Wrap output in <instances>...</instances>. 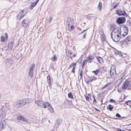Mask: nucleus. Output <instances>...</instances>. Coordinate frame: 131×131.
Returning a JSON list of instances; mask_svg holds the SVG:
<instances>
[{
	"label": "nucleus",
	"mask_w": 131,
	"mask_h": 131,
	"mask_svg": "<svg viewBox=\"0 0 131 131\" xmlns=\"http://www.w3.org/2000/svg\"><path fill=\"white\" fill-rule=\"evenodd\" d=\"M119 28H118L114 29L112 32L111 34V37L113 40L115 42L118 41L120 38H122L123 36L120 33L119 30Z\"/></svg>",
	"instance_id": "1"
},
{
	"label": "nucleus",
	"mask_w": 131,
	"mask_h": 131,
	"mask_svg": "<svg viewBox=\"0 0 131 131\" xmlns=\"http://www.w3.org/2000/svg\"><path fill=\"white\" fill-rule=\"evenodd\" d=\"M28 103L26 99H23L18 101L15 103V105L17 108L25 105L26 103Z\"/></svg>",
	"instance_id": "2"
},
{
	"label": "nucleus",
	"mask_w": 131,
	"mask_h": 131,
	"mask_svg": "<svg viewBox=\"0 0 131 131\" xmlns=\"http://www.w3.org/2000/svg\"><path fill=\"white\" fill-rule=\"evenodd\" d=\"M35 103L39 106L42 105L43 107L44 108H46L47 107H49L50 104L49 103L46 102L43 103L42 101L40 100H36Z\"/></svg>",
	"instance_id": "3"
},
{
	"label": "nucleus",
	"mask_w": 131,
	"mask_h": 131,
	"mask_svg": "<svg viewBox=\"0 0 131 131\" xmlns=\"http://www.w3.org/2000/svg\"><path fill=\"white\" fill-rule=\"evenodd\" d=\"M127 88L128 89H130L131 88V81H126L124 82H123L121 89L123 90H125Z\"/></svg>",
	"instance_id": "4"
},
{
	"label": "nucleus",
	"mask_w": 131,
	"mask_h": 131,
	"mask_svg": "<svg viewBox=\"0 0 131 131\" xmlns=\"http://www.w3.org/2000/svg\"><path fill=\"white\" fill-rule=\"evenodd\" d=\"M121 29V30H119L120 33L123 37H125L127 34L128 31V29L127 27L124 26V27H123V28H119V29Z\"/></svg>",
	"instance_id": "5"
},
{
	"label": "nucleus",
	"mask_w": 131,
	"mask_h": 131,
	"mask_svg": "<svg viewBox=\"0 0 131 131\" xmlns=\"http://www.w3.org/2000/svg\"><path fill=\"white\" fill-rule=\"evenodd\" d=\"M7 111V108L3 109L2 108V110L0 111V121H1L5 118Z\"/></svg>",
	"instance_id": "6"
},
{
	"label": "nucleus",
	"mask_w": 131,
	"mask_h": 131,
	"mask_svg": "<svg viewBox=\"0 0 131 131\" xmlns=\"http://www.w3.org/2000/svg\"><path fill=\"white\" fill-rule=\"evenodd\" d=\"M126 20V18L125 17H119L117 18L116 21L118 24H121L125 23Z\"/></svg>",
	"instance_id": "7"
},
{
	"label": "nucleus",
	"mask_w": 131,
	"mask_h": 131,
	"mask_svg": "<svg viewBox=\"0 0 131 131\" xmlns=\"http://www.w3.org/2000/svg\"><path fill=\"white\" fill-rule=\"evenodd\" d=\"M116 13L119 16L123 15L125 17L128 16L124 10H122L121 9H118L116 10Z\"/></svg>",
	"instance_id": "8"
},
{
	"label": "nucleus",
	"mask_w": 131,
	"mask_h": 131,
	"mask_svg": "<svg viewBox=\"0 0 131 131\" xmlns=\"http://www.w3.org/2000/svg\"><path fill=\"white\" fill-rule=\"evenodd\" d=\"M35 65L34 64H32L29 68L28 72V75L30 78H32L33 75V70L35 68Z\"/></svg>",
	"instance_id": "9"
},
{
	"label": "nucleus",
	"mask_w": 131,
	"mask_h": 131,
	"mask_svg": "<svg viewBox=\"0 0 131 131\" xmlns=\"http://www.w3.org/2000/svg\"><path fill=\"white\" fill-rule=\"evenodd\" d=\"M8 123V121L7 119L4 120L0 123V130H3Z\"/></svg>",
	"instance_id": "10"
},
{
	"label": "nucleus",
	"mask_w": 131,
	"mask_h": 131,
	"mask_svg": "<svg viewBox=\"0 0 131 131\" xmlns=\"http://www.w3.org/2000/svg\"><path fill=\"white\" fill-rule=\"evenodd\" d=\"M30 20L28 18L24 19L22 21L21 24L24 27L27 26L29 24Z\"/></svg>",
	"instance_id": "11"
},
{
	"label": "nucleus",
	"mask_w": 131,
	"mask_h": 131,
	"mask_svg": "<svg viewBox=\"0 0 131 131\" xmlns=\"http://www.w3.org/2000/svg\"><path fill=\"white\" fill-rule=\"evenodd\" d=\"M68 55H67V56L70 58V59L72 60V58L76 57L77 55L76 54H74L72 51L70 50H69L68 51Z\"/></svg>",
	"instance_id": "12"
},
{
	"label": "nucleus",
	"mask_w": 131,
	"mask_h": 131,
	"mask_svg": "<svg viewBox=\"0 0 131 131\" xmlns=\"http://www.w3.org/2000/svg\"><path fill=\"white\" fill-rule=\"evenodd\" d=\"M47 80L48 85L51 88L53 82V79L49 75H48L47 77Z\"/></svg>",
	"instance_id": "13"
},
{
	"label": "nucleus",
	"mask_w": 131,
	"mask_h": 131,
	"mask_svg": "<svg viewBox=\"0 0 131 131\" xmlns=\"http://www.w3.org/2000/svg\"><path fill=\"white\" fill-rule=\"evenodd\" d=\"M24 10H22L21 12H20L17 16V18L18 19H20L22 18L25 15V13H23Z\"/></svg>",
	"instance_id": "14"
},
{
	"label": "nucleus",
	"mask_w": 131,
	"mask_h": 131,
	"mask_svg": "<svg viewBox=\"0 0 131 131\" xmlns=\"http://www.w3.org/2000/svg\"><path fill=\"white\" fill-rule=\"evenodd\" d=\"M5 62L7 65H10L13 63V61L11 58H8L5 60Z\"/></svg>",
	"instance_id": "15"
},
{
	"label": "nucleus",
	"mask_w": 131,
	"mask_h": 131,
	"mask_svg": "<svg viewBox=\"0 0 131 131\" xmlns=\"http://www.w3.org/2000/svg\"><path fill=\"white\" fill-rule=\"evenodd\" d=\"M17 118L18 120H22L24 122L27 121L26 118L22 115H19L17 116Z\"/></svg>",
	"instance_id": "16"
},
{
	"label": "nucleus",
	"mask_w": 131,
	"mask_h": 131,
	"mask_svg": "<svg viewBox=\"0 0 131 131\" xmlns=\"http://www.w3.org/2000/svg\"><path fill=\"white\" fill-rule=\"evenodd\" d=\"M110 74L111 75V77L112 78H114V75L116 73V70L115 69H114L113 70L111 69L110 70Z\"/></svg>",
	"instance_id": "17"
},
{
	"label": "nucleus",
	"mask_w": 131,
	"mask_h": 131,
	"mask_svg": "<svg viewBox=\"0 0 131 131\" xmlns=\"http://www.w3.org/2000/svg\"><path fill=\"white\" fill-rule=\"evenodd\" d=\"M73 20L71 18L68 19L67 20V23L68 26L73 25Z\"/></svg>",
	"instance_id": "18"
},
{
	"label": "nucleus",
	"mask_w": 131,
	"mask_h": 131,
	"mask_svg": "<svg viewBox=\"0 0 131 131\" xmlns=\"http://www.w3.org/2000/svg\"><path fill=\"white\" fill-rule=\"evenodd\" d=\"M94 58L93 56L91 55H89V56L87 58V61L89 63H91L92 62L90 61L92 60Z\"/></svg>",
	"instance_id": "19"
},
{
	"label": "nucleus",
	"mask_w": 131,
	"mask_h": 131,
	"mask_svg": "<svg viewBox=\"0 0 131 131\" xmlns=\"http://www.w3.org/2000/svg\"><path fill=\"white\" fill-rule=\"evenodd\" d=\"M62 119L61 118H58L56 121L57 124L58 125H60L62 123Z\"/></svg>",
	"instance_id": "20"
},
{
	"label": "nucleus",
	"mask_w": 131,
	"mask_h": 131,
	"mask_svg": "<svg viewBox=\"0 0 131 131\" xmlns=\"http://www.w3.org/2000/svg\"><path fill=\"white\" fill-rule=\"evenodd\" d=\"M125 40L126 42H128V43H131V36H128L125 39Z\"/></svg>",
	"instance_id": "21"
},
{
	"label": "nucleus",
	"mask_w": 131,
	"mask_h": 131,
	"mask_svg": "<svg viewBox=\"0 0 131 131\" xmlns=\"http://www.w3.org/2000/svg\"><path fill=\"white\" fill-rule=\"evenodd\" d=\"M69 101L68 100H66L63 103V105L64 107H67L69 105Z\"/></svg>",
	"instance_id": "22"
},
{
	"label": "nucleus",
	"mask_w": 131,
	"mask_h": 131,
	"mask_svg": "<svg viewBox=\"0 0 131 131\" xmlns=\"http://www.w3.org/2000/svg\"><path fill=\"white\" fill-rule=\"evenodd\" d=\"M96 59L100 63H103V60L101 57L98 56L96 58Z\"/></svg>",
	"instance_id": "23"
},
{
	"label": "nucleus",
	"mask_w": 131,
	"mask_h": 131,
	"mask_svg": "<svg viewBox=\"0 0 131 131\" xmlns=\"http://www.w3.org/2000/svg\"><path fill=\"white\" fill-rule=\"evenodd\" d=\"M115 53L116 55H118L120 57L122 56V52L117 50L115 51Z\"/></svg>",
	"instance_id": "24"
},
{
	"label": "nucleus",
	"mask_w": 131,
	"mask_h": 131,
	"mask_svg": "<svg viewBox=\"0 0 131 131\" xmlns=\"http://www.w3.org/2000/svg\"><path fill=\"white\" fill-rule=\"evenodd\" d=\"M14 42L13 41H12L10 43H8V47L10 48V49H12L13 48Z\"/></svg>",
	"instance_id": "25"
},
{
	"label": "nucleus",
	"mask_w": 131,
	"mask_h": 131,
	"mask_svg": "<svg viewBox=\"0 0 131 131\" xmlns=\"http://www.w3.org/2000/svg\"><path fill=\"white\" fill-rule=\"evenodd\" d=\"M113 108L114 107L113 106L110 104L107 107V109L109 110L110 111H111Z\"/></svg>",
	"instance_id": "26"
},
{
	"label": "nucleus",
	"mask_w": 131,
	"mask_h": 131,
	"mask_svg": "<svg viewBox=\"0 0 131 131\" xmlns=\"http://www.w3.org/2000/svg\"><path fill=\"white\" fill-rule=\"evenodd\" d=\"M123 77L121 76L119 79L117 81V83L118 84H120L123 81Z\"/></svg>",
	"instance_id": "27"
},
{
	"label": "nucleus",
	"mask_w": 131,
	"mask_h": 131,
	"mask_svg": "<svg viewBox=\"0 0 131 131\" xmlns=\"http://www.w3.org/2000/svg\"><path fill=\"white\" fill-rule=\"evenodd\" d=\"M100 71V70L99 69H96L95 71H92V72L94 73L95 75H97Z\"/></svg>",
	"instance_id": "28"
},
{
	"label": "nucleus",
	"mask_w": 131,
	"mask_h": 131,
	"mask_svg": "<svg viewBox=\"0 0 131 131\" xmlns=\"http://www.w3.org/2000/svg\"><path fill=\"white\" fill-rule=\"evenodd\" d=\"M68 27L70 30L71 31L73 30L74 28V27L73 26V24L70 25V26H68Z\"/></svg>",
	"instance_id": "29"
},
{
	"label": "nucleus",
	"mask_w": 131,
	"mask_h": 131,
	"mask_svg": "<svg viewBox=\"0 0 131 131\" xmlns=\"http://www.w3.org/2000/svg\"><path fill=\"white\" fill-rule=\"evenodd\" d=\"M68 95L69 98H70L71 99H73V95L71 92L69 93L68 94Z\"/></svg>",
	"instance_id": "30"
},
{
	"label": "nucleus",
	"mask_w": 131,
	"mask_h": 131,
	"mask_svg": "<svg viewBox=\"0 0 131 131\" xmlns=\"http://www.w3.org/2000/svg\"><path fill=\"white\" fill-rule=\"evenodd\" d=\"M102 3L101 2H100L98 6V9L100 10L102 9Z\"/></svg>",
	"instance_id": "31"
},
{
	"label": "nucleus",
	"mask_w": 131,
	"mask_h": 131,
	"mask_svg": "<svg viewBox=\"0 0 131 131\" xmlns=\"http://www.w3.org/2000/svg\"><path fill=\"white\" fill-rule=\"evenodd\" d=\"M87 61V60H84L83 61L82 63V67L83 68L84 67L85 64L86 63Z\"/></svg>",
	"instance_id": "32"
},
{
	"label": "nucleus",
	"mask_w": 131,
	"mask_h": 131,
	"mask_svg": "<svg viewBox=\"0 0 131 131\" xmlns=\"http://www.w3.org/2000/svg\"><path fill=\"white\" fill-rule=\"evenodd\" d=\"M125 40L124 39L121 41L119 42V44L120 45H121L122 46V45L125 42Z\"/></svg>",
	"instance_id": "33"
},
{
	"label": "nucleus",
	"mask_w": 131,
	"mask_h": 131,
	"mask_svg": "<svg viewBox=\"0 0 131 131\" xmlns=\"http://www.w3.org/2000/svg\"><path fill=\"white\" fill-rule=\"evenodd\" d=\"M127 25L129 28H131V23L130 21H127Z\"/></svg>",
	"instance_id": "34"
},
{
	"label": "nucleus",
	"mask_w": 131,
	"mask_h": 131,
	"mask_svg": "<svg viewBox=\"0 0 131 131\" xmlns=\"http://www.w3.org/2000/svg\"><path fill=\"white\" fill-rule=\"evenodd\" d=\"M57 58V57L56 56V55H55L53 57H52L51 58V59L52 60H53L54 61H56Z\"/></svg>",
	"instance_id": "35"
},
{
	"label": "nucleus",
	"mask_w": 131,
	"mask_h": 131,
	"mask_svg": "<svg viewBox=\"0 0 131 131\" xmlns=\"http://www.w3.org/2000/svg\"><path fill=\"white\" fill-rule=\"evenodd\" d=\"M74 67H73L72 70V72H73V73H74L75 72V69L76 67V64H74L73 65Z\"/></svg>",
	"instance_id": "36"
},
{
	"label": "nucleus",
	"mask_w": 131,
	"mask_h": 131,
	"mask_svg": "<svg viewBox=\"0 0 131 131\" xmlns=\"http://www.w3.org/2000/svg\"><path fill=\"white\" fill-rule=\"evenodd\" d=\"M1 40L2 42H4L5 41V38L3 36H2L1 37Z\"/></svg>",
	"instance_id": "37"
},
{
	"label": "nucleus",
	"mask_w": 131,
	"mask_h": 131,
	"mask_svg": "<svg viewBox=\"0 0 131 131\" xmlns=\"http://www.w3.org/2000/svg\"><path fill=\"white\" fill-rule=\"evenodd\" d=\"M96 78L95 77H92V78H91L90 79V80L92 82L93 81H94L96 80Z\"/></svg>",
	"instance_id": "38"
},
{
	"label": "nucleus",
	"mask_w": 131,
	"mask_h": 131,
	"mask_svg": "<svg viewBox=\"0 0 131 131\" xmlns=\"http://www.w3.org/2000/svg\"><path fill=\"white\" fill-rule=\"evenodd\" d=\"M37 4L34 2V3H32L31 4V6H32V7H34Z\"/></svg>",
	"instance_id": "39"
},
{
	"label": "nucleus",
	"mask_w": 131,
	"mask_h": 131,
	"mask_svg": "<svg viewBox=\"0 0 131 131\" xmlns=\"http://www.w3.org/2000/svg\"><path fill=\"white\" fill-rule=\"evenodd\" d=\"M76 64V63H72L70 64L69 66V68H71L72 66L74 67L73 65L74 64Z\"/></svg>",
	"instance_id": "40"
},
{
	"label": "nucleus",
	"mask_w": 131,
	"mask_h": 131,
	"mask_svg": "<svg viewBox=\"0 0 131 131\" xmlns=\"http://www.w3.org/2000/svg\"><path fill=\"white\" fill-rule=\"evenodd\" d=\"M79 75H80V80H81V78H82V71L81 70L80 71Z\"/></svg>",
	"instance_id": "41"
},
{
	"label": "nucleus",
	"mask_w": 131,
	"mask_h": 131,
	"mask_svg": "<svg viewBox=\"0 0 131 131\" xmlns=\"http://www.w3.org/2000/svg\"><path fill=\"white\" fill-rule=\"evenodd\" d=\"M119 4L118 3H117L115 5H114V6L113 7V8L114 9H115L119 5Z\"/></svg>",
	"instance_id": "42"
},
{
	"label": "nucleus",
	"mask_w": 131,
	"mask_h": 131,
	"mask_svg": "<svg viewBox=\"0 0 131 131\" xmlns=\"http://www.w3.org/2000/svg\"><path fill=\"white\" fill-rule=\"evenodd\" d=\"M93 17L91 16H88L87 17V19H91Z\"/></svg>",
	"instance_id": "43"
},
{
	"label": "nucleus",
	"mask_w": 131,
	"mask_h": 131,
	"mask_svg": "<svg viewBox=\"0 0 131 131\" xmlns=\"http://www.w3.org/2000/svg\"><path fill=\"white\" fill-rule=\"evenodd\" d=\"M115 116L118 117H121V116L118 113H117L115 115Z\"/></svg>",
	"instance_id": "44"
},
{
	"label": "nucleus",
	"mask_w": 131,
	"mask_h": 131,
	"mask_svg": "<svg viewBox=\"0 0 131 131\" xmlns=\"http://www.w3.org/2000/svg\"><path fill=\"white\" fill-rule=\"evenodd\" d=\"M87 35L86 33H85L83 35V39H85V37Z\"/></svg>",
	"instance_id": "45"
},
{
	"label": "nucleus",
	"mask_w": 131,
	"mask_h": 131,
	"mask_svg": "<svg viewBox=\"0 0 131 131\" xmlns=\"http://www.w3.org/2000/svg\"><path fill=\"white\" fill-rule=\"evenodd\" d=\"M130 101H126L125 103V104L127 105H129V103L130 102Z\"/></svg>",
	"instance_id": "46"
},
{
	"label": "nucleus",
	"mask_w": 131,
	"mask_h": 131,
	"mask_svg": "<svg viewBox=\"0 0 131 131\" xmlns=\"http://www.w3.org/2000/svg\"><path fill=\"white\" fill-rule=\"evenodd\" d=\"M5 36L6 39H7L8 37V36L6 32L5 33Z\"/></svg>",
	"instance_id": "47"
},
{
	"label": "nucleus",
	"mask_w": 131,
	"mask_h": 131,
	"mask_svg": "<svg viewBox=\"0 0 131 131\" xmlns=\"http://www.w3.org/2000/svg\"><path fill=\"white\" fill-rule=\"evenodd\" d=\"M85 82L87 84H89L90 83V81L88 80H85Z\"/></svg>",
	"instance_id": "48"
},
{
	"label": "nucleus",
	"mask_w": 131,
	"mask_h": 131,
	"mask_svg": "<svg viewBox=\"0 0 131 131\" xmlns=\"http://www.w3.org/2000/svg\"><path fill=\"white\" fill-rule=\"evenodd\" d=\"M85 99L87 101H89V98L88 96H85Z\"/></svg>",
	"instance_id": "49"
},
{
	"label": "nucleus",
	"mask_w": 131,
	"mask_h": 131,
	"mask_svg": "<svg viewBox=\"0 0 131 131\" xmlns=\"http://www.w3.org/2000/svg\"><path fill=\"white\" fill-rule=\"evenodd\" d=\"M115 101L114 100H113V99H111L110 101V102H112V103L114 102H115Z\"/></svg>",
	"instance_id": "50"
},
{
	"label": "nucleus",
	"mask_w": 131,
	"mask_h": 131,
	"mask_svg": "<svg viewBox=\"0 0 131 131\" xmlns=\"http://www.w3.org/2000/svg\"><path fill=\"white\" fill-rule=\"evenodd\" d=\"M93 102L94 104L96 103L97 102L95 98L93 99Z\"/></svg>",
	"instance_id": "51"
},
{
	"label": "nucleus",
	"mask_w": 131,
	"mask_h": 131,
	"mask_svg": "<svg viewBox=\"0 0 131 131\" xmlns=\"http://www.w3.org/2000/svg\"><path fill=\"white\" fill-rule=\"evenodd\" d=\"M101 40L102 41H105V39L104 38V37H101Z\"/></svg>",
	"instance_id": "52"
},
{
	"label": "nucleus",
	"mask_w": 131,
	"mask_h": 131,
	"mask_svg": "<svg viewBox=\"0 0 131 131\" xmlns=\"http://www.w3.org/2000/svg\"><path fill=\"white\" fill-rule=\"evenodd\" d=\"M117 131H125L124 130H122L121 129L117 128Z\"/></svg>",
	"instance_id": "53"
},
{
	"label": "nucleus",
	"mask_w": 131,
	"mask_h": 131,
	"mask_svg": "<svg viewBox=\"0 0 131 131\" xmlns=\"http://www.w3.org/2000/svg\"><path fill=\"white\" fill-rule=\"evenodd\" d=\"M49 18V19L50 20V22H49L50 23L51 21V20H52V18L51 17H50Z\"/></svg>",
	"instance_id": "54"
},
{
	"label": "nucleus",
	"mask_w": 131,
	"mask_h": 131,
	"mask_svg": "<svg viewBox=\"0 0 131 131\" xmlns=\"http://www.w3.org/2000/svg\"><path fill=\"white\" fill-rule=\"evenodd\" d=\"M94 109L95 110H96L97 111L100 112V110L97 109L96 108H94Z\"/></svg>",
	"instance_id": "55"
},
{
	"label": "nucleus",
	"mask_w": 131,
	"mask_h": 131,
	"mask_svg": "<svg viewBox=\"0 0 131 131\" xmlns=\"http://www.w3.org/2000/svg\"><path fill=\"white\" fill-rule=\"evenodd\" d=\"M50 111L51 112H53V108H51V110H50Z\"/></svg>",
	"instance_id": "56"
},
{
	"label": "nucleus",
	"mask_w": 131,
	"mask_h": 131,
	"mask_svg": "<svg viewBox=\"0 0 131 131\" xmlns=\"http://www.w3.org/2000/svg\"><path fill=\"white\" fill-rule=\"evenodd\" d=\"M101 100H100V101L102 102V99H103V97H102V96H101Z\"/></svg>",
	"instance_id": "57"
},
{
	"label": "nucleus",
	"mask_w": 131,
	"mask_h": 131,
	"mask_svg": "<svg viewBox=\"0 0 131 131\" xmlns=\"http://www.w3.org/2000/svg\"><path fill=\"white\" fill-rule=\"evenodd\" d=\"M33 7H32V6H31V5L30 6V9L31 10L33 9Z\"/></svg>",
	"instance_id": "58"
},
{
	"label": "nucleus",
	"mask_w": 131,
	"mask_h": 131,
	"mask_svg": "<svg viewBox=\"0 0 131 131\" xmlns=\"http://www.w3.org/2000/svg\"><path fill=\"white\" fill-rule=\"evenodd\" d=\"M39 1V0H37L36 1H35V2L37 3H38V2Z\"/></svg>",
	"instance_id": "59"
},
{
	"label": "nucleus",
	"mask_w": 131,
	"mask_h": 131,
	"mask_svg": "<svg viewBox=\"0 0 131 131\" xmlns=\"http://www.w3.org/2000/svg\"><path fill=\"white\" fill-rule=\"evenodd\" d=\"M114 104L115 105H116L117 104V103L115 101V102H114Z\"/></svg>",
	"instance_id": "60"
},
{
	"label": "nucleus",
	"mask_w": 131,
	"mask_h": 131,
	"mask_svg": "<svg viewBox=\"0 0 131 131\" xmlns=\"http://www.w3.org/2000/svg\"><path fill=\"white\" fill-rule=\"evenodd\" d=\"M86 30H87V29H86V30H83V31H82V32L81 33H83V32H84V31H86Z\"/></svg>",
	"instance_id": "61"
},
{
	"label": "nucleus",
	"mask_w": 131,
	"mask_h": 131,
	"mask_svg": "<svg viewBox=\"0 0 131 131\" xmlns=\"http://www.w3.org/2000/svg\"><path fill=\"white\" fill-rule=\"evenodd\" d=\"M78 62V63H80L81 62V61H79V60Z\"/></svg>",
	"instance_id": "62"
},
{
	"label": "nucleus",
	"mask_w": 131,
	"mask_h": 131,
	"mask_svg": "<svg viewBox=\"0 0 131 131\" xmlns=\"http://www.w3.org/2000/svg\"><path fill=\"white\" fill-rule=\"evenodd\" d=\"M93 99H94V98H95V97H94V95H93Z\"/></svg>",
	"instance_id": "63"
}]
</instances>
